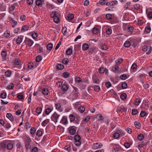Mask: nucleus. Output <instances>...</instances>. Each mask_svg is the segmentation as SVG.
I'll return each instance as SVG.
<instances>
[{
  "mask_svg": "<svg viewBox=\"0 0 152 152\" xmlns=\"http://www.w3.org/2000/svg\"><path fill=\"white\" fill-rule=\"evenodd\" d=\"M94 89L96 91L99 92V91L100 88L99 86L96 85L94 87Z\"/></svg>",
  "mask_w": 152,
  "mask_h": 152,
  "instance_id": "59",
  "label": "nucleus"
},
{
  "mask_svg": "<svg viewBox=\"0 0 152 152\" xmlns=\"http://www.w3.org/2000/svg\"><path fill=\"white\" fill-rule=\"evenodd\" d=\"M128 27V24L124 23L122 26V28L124 31H126L127 30Z\"/></svg>",
  "mask_w": 152,
  "mask_h": 152,
  "instance_id": "40",
  "label": "nucleus"
},
{
  "mask_svg": "<svg viewBox=\"0 0 152 152\" xmlns=\"http://www.w3.org/2000/svg\"><path fill=\"white\" fill-rule=\"evenodd\" d=\"M49 90L47 88H43L42 90V92L44 95H47L49 93Z\"/></svg>",
  "mask_w": 152,
  "mask_h": 152,
  "instance_id": "14",
  "label": "nucleus"
},
{
  "mask_svg": "<svg viewBox=\"0 0 152 152\" xmlns=\"http://www.w3.org/2000/svg\"><path fill=\"white\" fill-rule=\"evenodd\" d=\"M90 119V117L89 115L86 116L85 118H83V120L86 122H88Z\"/></svg>",
  "mask_w": 152,
  "mask_h": 152,
  "instance_id": "62",
  "label": "nucleus"
},
{
  "mask_svg": "<svg viewBox=\"0 0 152 152\" xmlns=\"http://www.w3.org/2000/svg\"><path fill=\"white\" fill-rule=\"evenodd\" d=\"M76 132V130L75 128L72 127L69 128V133L70 134L72 135H74Z\"/></svg>",
  "mask_w": 152,
  "mask_h": 152,
  "instance_id": "15",
  "label": "nucleus"
},
{
  "mask_svg": "<svg viewBox=\"0 0 152 152\" xmlns=\"http://www.w3.org/2000/svg\"><path fill=\"white\" fill-rule=\"evenodd\" d=\"M113 137L117 139H119L120 137V134L118 132H115L113 134Z\"/></svg>",
  "mask_w": 152,
  "mask_h": 152,
  "instance_id": "26",
  "label": "nucleus"
},
{
  "mask_svg": "<svg viewBox=\"0 0 152 152\" xmlns=\"http://www.w3.org/2000/svg\"><path fill=\"white\" fill-rule=\"evenodd\" d=\"M74 18V15L72 14H70L68 15V18L69 20H72Z\"/></svg>",
  "mask_w": 152,
  "mask_h": 152,
  "instance_id": "55",
  "label": "nucleus"
},
{
  "mask_svg": "<svg viewBox=\"0 0 152 152\" xmlns=\"http://www.w3.org/2000/svg\"><path fill=\"white\" fill-rule=\"evenodd\" d=\"M134 125L135 127L137 129H140V128L141 125L139 122H135L134 123Z\"/></svg>",
  "mask_w": 152,
  "mask_h": 152,
  "instance_id": "38",
  "label": "nucleus"
},
{
  "mask_svg": "<svg viewBox=\"0 0 152 152\" xmlns=\"http://www.w3.org/2000/svg\"><path fill=\"white\" fill-rule=\"evenodd\" d=\"M127 30L128 32L132 34L134 30V28L132 26H129Z\"/></svg>",
  "mask_w": 152,
  "mask_h": 152,
  "instance_id": "30",
  "label": "nucleus"
},
{
  "mask_svg": "<svg viewBox=\"0 0 152 152\" xmlns=\"http://www.w3.org/2000/svg\"><path fill=\"white\" fill-rule=\"evenodd\" d=\"M52 111V110L50 108L48 107L46 108L45 110V113L48 115Z\"/></svg>",
  "mask_w": 152,
  "mask_h": 152,
  "instance_id": "35",
  "label": "nucleus"
},
{
  "mask_svg": "<svg viewBox=\"0 0 152 152\" xmlns=\"http://www.w3.org/2000/svg\"><path fill=\"white\" fill-rule=\"evenodd\" d=\"M60 123L64 125H67L68 123L67 117L63 116L60 121Z\"/></svg>",
  "mask_w": 152,
  "mask_h": 152,
  "instance_id": "6",
  "label": "nucleus"
},
{
  "mask_svg": "<svg viewBox=\"0 0 152 152\" xmlns=\"http://www.w3.org/2000/svg\"><path fill=\"white\" fill-rule=\"evenodd\" d=\"M12 74V72L10 70H7L5 72V75L7 77H10Z\"/></svg>",
  "mask_w": 152,
  "mask_h": 152,
  "instance_id": "24",
  "label": "nucleus"
},
{
  "mask_svg": "<svg viewBox=\"0 0 152 152\" xmlns=\"http://www.w3.org/2000/svg\"><path fill=\"white\" fill-rule=\"evenodd\" d=\"M119 67L117 65H115L112 67V70L114 72H115L116 71L118 70Z\"/></svg>",
  "mask_w": 152,
  "mask_h": 152,
  "instance_id": "50",
  "label": "nucleus"
},
{
  "mask_svg": "<svg viewBox=\"0 0 152 152\" xmlns=\"http://www.w3.org/2000/svg\"><path fill=\"white\" fill-rule=\"evenodd\" d=\"M6 117L8 118L11 121H14V118L12 115L10 113H8L6 114Z\"/></svg>",
  "mask_w": 152,
  "mask_h": 152,
  "instance_id": "17",
  "label": "nucleus"
},
{
  "mask_svg": "<svg viewBox=\"0 0 152 152\" xmlns=\"http://www.w3.org/2000/svg\"><path fill=\"white\" fill-rule=\"evenodd\" d=\"M42 111V108L40 107H37L36 110V112L38 115L41 113Z\"/></svg>",
  "mask_w": 152,
  "mask_h": 152,
  "instance_id": "49",
  "label": "nucleus"
},
{
  "mask_svg": "<svg viewBox=\"0 0 152 152\" xmlns=\"http://www.w3.org/2000/svg\"><path fill=\"white\" fill-rule=\"evenodd\" d=\"M47 48L48 50H51L53 48V45L51 43H49L47 46Z\"/></svg>",
  "mask_w": 152,
  "mask_h": 152,
  "instance_id": "36",
  "label": "nucleus"
},
{
  "mask_svg": "<svg viewBox=\"0 0 152 152\" xmlns=\"http://www.w3.org/2000/svg\"><path fill=\"white\" fill-rule=\"evenodd\" d=\"M151 28L149 26H147L145 27V31L147 33H149L151 31Z\"/></svg>",
  "mask_w": 152,
  "mask_h": 152,
  "instance_id": "41",
  "label": "nucleus"
},
{
  "mask_svg": "<svg viewBox=\"0 0 152 152\" xmlns=\"http://www.w3.org/2000/svg\"><path fill=\"white\" fill-rule=\"evenodd\" d=\"M96 118L99 121H102L104 119V117L101 114L97 115Z\"/></svg>",
  "mask_w": 152,
  "mask_h": 152,
  "instance_id": "20",
  "label": "nucleus"
},
{
  "mask_svg": "<svg viewBox=\"0 0 152 152\" xmlns=\"http://www.w3.org/2000/svg\"><path fill=\"white\" fill-rule=\"evenodd\" d=\"M121 80H124L127 78V76L126 74H123L121 75Z\"/></svg>",
  "mask_w": 152,
  "mask_h": 152,
  "instance_id": "56",
  "label": "nucleus"
},
{
  "mask_svg": "<svg viewBox=\"0 0 152 152\" xmlns=\"http://www.w3.org/2000/svg\"><path fill=\"white\" fill-rule=\"evenodd\" d=\"M42 59V57L41 56H37L36 58V61L37 62H39Z\"/></svg>",
  "mask_w": 152,
  "mask_h": 152,
  "instance_id": "63",
  "label": "nucleus"
},
{
  "mask_svg": "<svg viewBox=\"0 0 152 152\" xmlns=\"http://www.w3.org/2000/svg\"><path fill=\"white\" fill-rule=\"evenodd\" d=\"M74 140H75V145L77 146H80L81 144L80 141L81 137L78 134L75 135L74 137Z\"/></svg>",
  "mask_w": 152,
  "mask_h": 152,
  "instance_id": "2",
  "label": "nucleus"
},
{
  "mask_svg": "<svg viewBox=\"0 0 152 152\" xmlns=\"http://www.w3.org/2000/svg\"><path fill=\"white\" fill-rule=\"evenodd\" d=\"M29 29V27L25 25L22 27V28L20 30L21 32H23L24 31L28 30Z\"/></svg>",
  "mask_w": 152,
  "mask_h": 152,
  "instance_id": "21",
  "label": "nucleus"
},
{
  "mask_svg": "<svg viewBox=\"0 0 152 152\" xmlns=\"http://www.w3.org/2000/svg\"><path fill=\"white\" fill-rule=\"evenodd\" d=\"M101 49L103 50H107L108 48L107 45L104 44L102 45Z\"/></svg>",
  "mask_w": 152,
  "mask_h": 152,
  "instance_id": "47",
  "label": "nucleus"
},
{
  "mask_svg": "<svg viewBox=\"0 0 152 152\" xmlns=\"http://www.w3.org/2000/svg\"><path fill=\"white\" fill-rule=\"evenodd\" d=\"M38 36V34L37 32H34L31 34V37L34 39H36Z\"/></svg>",
  "mask_w": 152,
  "mask_h": 152,
  "instance_id": "60",
  "label": "nucleus"
},
{
  "mask_svg": "<svg viewBox=\"0 0 152 152\" xmlns=\"http://www.w3.org/2000/svg\"><path fill=\"white\" fill-rule=\"evenodd\" d=\"M42 132L40 130H38L36 133V135L38 137H40L42 136Z\"/></svg>",
  "mask_w": 152,
  "mask_h": 152,
  "instance_id": "44",
  "label": "nucleus"
},
{
  "mask_svg": "<svg viewBox=\"0 0 152 152\" xmlns=\"http://www.w3.org/2000/svg\"><path fill=\"white\" fill-rule=\"evenodd\" d=\"M138 113L137 110L136 109H133L132 110V114L133 115H136Z\"/></svg>",
  "mask_w": 152,
  "mask_h": 152,
  "instance_id": "57",
  "label": "nucleus"
},
{
  "mask_svg": "<svg viewBox=\"0 0 152 152\" xmlns=\"http://www.w3.org/2000/svg\"><path fill=\"white\" fill-rule=\"evenodd\" d=\"M142 50L145 52L147 51L146 53V54L147 55H149L151 51L152 48L151 47L150 45H145L142 47Z\"/></svg>",
  "mask_w": 152,
  "mask_h": 152,
  "instance_id": "3",
  "label": "nucleus"
},
{
  "mask_svg": "<svg viewBox=\"0 0 152 152\" xmlns=\"http://www.w3.org/2000/svg\"><path fill=\"white\" fill-rule=\"evenodd\" d=\"M106 33L108 35H110L112 33V30L111 28H107L106 30Z\"/></svg>",
  "mask_w": 152,
  "mask_h": 152,
  "instance_id": "46",
  "label": "nucleus"
},
{
  "mask_svg": "<svg viewBox=\"0 0 152 152\" xmlns=\"http://www.w3.org/2000/svg\"><path fill=\"white\" fill-rule=\"evenodd\" d=\"M13 148V145L12 143H8L7 145H6V148L8 150H11Z\"/></svg>",
  "mask_w": 152,
  "mask_h": 152,
  "instance_id": "16",
  "label": "nucleus"
},
{
  "mask_svg": "<svg viewBox=\"0 0 152 152\" xmlns=\"http://www.w3.org/2000/svg\"><path fill=\"white\" fill-rule=\"evenodd\" d=\"M118 2L116 0L113 1L107 2L106 5L108 6H114L115 5L118 4Z\"/></svg>",
  "mask_w": 152,
  "mask_h": 152,
  "instance_id": "9",
  "label": "nucleus"
},
{
  "mask_svg": "<svg viewBox=\"0 0 152 152\" xmlns=\"http://www.w3.org/2000/svg\"><path fill=\"white\" fill-rule=\"evenodd\" d=\"M23 36H19L18 38H16V43L18 44H20V43H21L23 41Z\"/></svg>",
  "mask_w": 152,
  "mask_h": 152,
  "instance_id": "12",
  "label": "nucleus"
},
{
  "mask_svg": "<svg viewBox=\"0 0 152 152\" xmlns=\"http://www.w3.org/2000/svg\"><path fill=\"white\" fill-rule=\"evenodd\" d=\"M60 116V115L58 114L56 112H54L52 115L51 118V120L56 123Z\"/></svg>",
  "mask_w": 152,
  "mask_h": 152,
  "instance_id": "4",
  "label": "nucleus"
},
{
  "mask_svg": "<svg viewBox=\"0 0 152 152\" xmlns=\"http://www.w3.org/2000/svg\"><path fill=\"white\" fill-rule=\"evenodd\" d=\"M127 97L125 93H123L121 94L120 96L122 100L125 99Z\"/></svg>",
  "mask_w": 152,
  "mask_h": 152,
  "instance_id": "53",
  "label": "nucleus"
},
{
  "mask_svg": "<svg viewBox=\"0 0 152 152\" xmlns=\"http://www.w3.org/2000/svg\"><path fill=\"white\" fill-rule=\"evenodd\" d=\"M36 4L38 6H40L42 4V1L41 0H37L36 1Z\"/></svg>",
  "mask_w": 152,
  "mask_h": 152,
  "instance_id": "64",
  "label": "nucleus"
},
{
  "mask_svg": "<svg viewBox=\"0 0 152 152\" xmlns=\"http://www.w3.org/2000/svg\"><path fill=\"white\" fill-rule=\"evenodd\" d=\"M58 15V14L55 11L52 12L50 14V16L53 18Z\"/></svg>",
  "mask_w": 152,
  "mask_h": 152,
  "instance_id": "33",
  "label": "nucleus"
},
{
  "mask_svg": "<svg viewBox=\"0 0 152 152\" xmlns=\"http://www.w3.org/2000/svg\"><path fill=\"white\" fill-rule=\"evenodd\" d=\"M106 18L107 20H111L112 19L113 16L111 14L108 13L106 15Z\"/></svg>",
  "mask_w": 152,
  "mask_h": 152,
  "instance_id": "29",
  "label": "nucleus"
},
{
  "mask_svg": "<svg viewBox=\"0 0 152 152\" xmlns=\"http://www.w3.org/2000/svg\"><path fill=\"white\" fill-rule=\"evenodd\" d=\"M69 76V73L67 72H64L63 74V77L65 78H67Z\"/></svg>",
  "mask_w": 152,
  "mask_h": 152,
  "instance_id": "52",
  "label": "nucleus"
},
{
  "mask_svg": "<svg viewBox=\"0 0 152 152\" xmlns=\"http://www.w3.org/2000/svg\"><path fill=\"white\" fill-rule=\"evenodd\" d=\"M78 110L80 113H82L85 110V108L84 107L80 105L78 107Z\"/></svg>",
  "mask_w": 152,
  "mask_h": 152,
  "instance_id": "19",
  "label": "nucleus"
},
{
  "mask_svg": "<svg viewBox=\"0 0 152 152\" xmlns=\"http://www.w3.org/2000/svg\"><path fill=\"white\" fill-rule=\"evenodd\" d=\"M102 146V144L101 143H96L93 144L92 146V148L96 149L101 148Z\"/></svg>",
  "mask_w": 152,
  "mask_h": 152,
  "instance_id": "7",
  "label": "nucleus"
},
{
  "mask_svg": "<svg viewBox=\"0 0 152 152\" xmlns=\"http://www.w3.org/2000/svg\"><path fill=\"white\" fill-rule=\"evenodd\" d=\"M131 45V43L129 41H125V42H124V45L125 47L126 48H129V47Z\"/></svg>",
  "mask_w": 152,
  "mask_h": 152,
  "instance_id": "31",
  "label": "nucleus"
},
{
  "mask_svg": "<svg viewBox=\"0 0 152 152\" xmlns=\"http://www.w3.org/2000/svg\"><path fill=\"white\" fill-rule=\"evenodd\" d=\"M14 84L12 83H10L7 86L8 89L10 90L13 89L14 88Z\"/></svg>",
  "mask_w": 152,
  "mask_h": 152,
  "instance_id": "54",
  "label": "nucleus"
},
{
  "mask_svg": "<svg viewBox=\"0 0 152 152\" xmlns=\"http://www.w3.org/2000/svg\"><path fill=\"white\" fill-rule=\"evenodd\" d=\"M89 46L87 44H84L82 46V49L83 50H87L88 49Z\"/></svg>",
  "mask_w": 152,
  "mask_h": 152,
  "instance_id": "28",
  "label": "nucleus"
},
{
  "mask_svg": "<svg viewBox=\"0 0 152 152\" xmlns=\"http://www.w3.org/2000/svg\"><path fill=\"white\" fill-rule=\"evenodd\" d=\"M144 137V135L142 134H139L138 136V139L140 141L142 140Z\"/></svg>",
  "mask_w": 152,
  "mask_h": 152,
  "instance_id": "42",
  "label": "nucleus"
},
{
  "mask_svg": "<svg viewBox=\"0 0 152 152\" xmlns=\"http://www.w3.org/2000/svg\"><path fill=\"white\" fill-rule=\"evenodd\" d=\"M11 21V24L13 27H14L18 23L16 21L14 20L13 19H11L10 20Z\"/></svg>",
  "mask_w": 152,
  "mask_h": 152,
  "instance_id": "27",
  "label": "nucleus"
},
{
  "mask_svg": "<svg viewBox=\"0 0 152 152\" xmlns=\"http://www.w3.org/2000/svg\"><path fill=\"white\" fill-rule=\"evenodd\" d=\"M1 57L2 58V61H4L6 60V56L7 55V51L5 50H3L1 52Z\"/></svg>",
  "mask_w": 152,
  "mask_h": 152,
  "instance_id": "8",
  "label": "nucleus"
},
{
  "mask_svg": "<svg viewBox=\"0 0 152 152\" xmlns=\"http://www.w3.org/2000/svg\"><path fill=\"white\" fill-rule=\"evenodd\" d=\"M68 86L66 84H63L62 86V90L63 91H66L68 89Z\"/></svg>",
  "mask_w": 152,
  "mask_h": 152,
  "instance_id": "22",
  "label": "nucleus"
},
{
  "mask_svg": "<svg viewBox=\"0 0 152 152\" xmlns=\"http://www.w3.org/2000/svg\"><path fill=\"white\" fill-rule=\"evenodd\" d=\"M6 148V144L3 142H0V150H5Z\"/></svg>",
  "mask_w": 152,
  "mask_h": 152,
  "instance_id": "18",
  "label": "nucleus"
},
{
  "mask_svg": "<svg viewBox=\"0 0 152 152\" xmlns=\"http://www.w3.org/2000/svg\"><path fill=\"white\" fill-rule=\"evenodd\" d=\"M130 144L127 142H125L124 144V146L126 148H129L130 147Z\"/></svg>",
  "mask_w": 152,
  "mask_h": 152,
  "instance_id": "61",
  "label": "nucleus"
},
{
  "mask_svg": "<svg viewBox=\"0 0 152 152\" xmlns=\"http://www.w3.org/2000/svg\"><path fill=\"white\" fill-rule=\"evenodd\" d=\"M57 68L59 70H62L64 68V66L62 64H58L56 66Z\"/></svg>",
  "mask_w": 152,
  "mask_h": 152,
  "instance_id": "39",
  "label": "nucleus"
},
{
  "mask_svg": "<svg viewBox=\"0 0 152 152\" xmlns=\"http://www.w3.org/2000/svg\"><path fill=\"white\" fill-rule=\"evenodd\" d=\"M69 118L70 119V122H72L75 120L76 118L72 114H70L69 115Z\"/></svg>",
  "mask_w": 152,
  "mask_h": 152,
  "instance_id": "43",
  "label": "nucleus"
},
{
  "mask_svg": "<svg viewBox=\"0 0 152 152\" xmlns=\"http://www.w3.org/2000/svg\"><path fill=\"white\" fill-rule=\"evenodd\" d=\"M53 20L54 22L56 23H58L60 22V19L58 15L53 18Z\"/></svg>",
  "mask_w": 152,
  "mask_h": 152,
  "instance_id": "37",
  "label": "nucleus"
},
{
  "mask_svg": "<svg viewBox=\"0 0 152 152\" xmlns=\"http://www.w3.org/2000/svg\"><path fill=\"white\" fill-rule=\"evenodd\" d=\"M72 53V49L71 48H68L66 51V53L68 55H71Z\"/></svg>",
  "mask_w": 152,
  "mask_h": 152,
  "instance_id": "34",
  "label": "nucleus"
},
{
  "mask_svg": "<svg viewBox=\"0 0 152 152\" xmlns=\"http://www.w3.org/2000/svg\"><path fill=\"white\" fill-rule=\"evenodd\" d=\"M24 42H26V45L30 47L34 43L32 40L28 38H26Z\"/></svg>",
  "mask_w": 152,
  "mask_h": 152,
  "instance_id": "5",
  "label": "nucleus"
},
{
  "mask_svg": "<svg viewBox=\"0 0 152 152\" xmlns=\"http://www.w3.org/2000/svg\"><path fill=\"white\" fill-rule=\"evenodd\" d=\"M10 31L8 30H6L4 33V36L6 37H8L10 36Z\"/></svg>",
  "mask_w": 152,
  "mask_h": 152,
  "instance_id": "32",
  "label": "nucleus"
},
{
  "mask_svg": "<svg viewBox=\"0 0 152 152\" xmlns=\"http://www.w3.org/2000/svg\"><path fill=\"white\" fill-rule=\"evenodd\" d=\"M93 83L95 84H99V80L96 78L93 77Z\"/></svg>",
  "mask_w": 152,
  "mask_h": 152,
  "instance_id": "51",
  "label": "nucleus"
},
{
  "mask_svg": "<svg viewBox=\"0 0 152 152\" xmlns=\"http://www.w3.org/2000/svg\"><path fill=\"white\" fill-rule=\"evenodd\" d=\"M36 131V130L34 127H32L30 129V133L31 136L32 137H34Z\"/></svg>",
  "mask_w": 152,
  "mask_h": 152,
  "instance_id": "11",
  "label": "nucleus"
},
{
  "mask_svg": "<svg viewBox=\"0 0 152 152\" xmlns=\"http://www.w3.org/2000/svg\"><path fill=\"white\" fill-rule=\"evenodd\" d=\"M99 31V28L97 26H95L93 28L92 32L94 34H96Z\"/></svg>",
  "mask_w": 152,
  "mask_h": 152,
  "instance_id": "13",
  "label": "nucleus"
},
{
  "mask_svg": "<svg viewBox=\"0 0 152 152\" xmlns=\"http://www.w3.org/2000/svg\"><path fill=\"white\" fill-rule=\"evenodd\" d=\"M49 122V120L46 119L42 123V126H45Z\"/></svg>",
  "mask_w": 152,
  "mask_h": 152,
  "instance_id": "25",
  "label": "nucleus"
},
{
  "mask_svg": "<svg viewBox=\"0 0 152 152\" xmlns=\"http://www.w3.org/2000/svg\"><path fill=\"white\" fill-rule=\"evenodd\" d=\"M121 86L123 89H125L127 88V84L126 82H124L121 84Z\"/></svg>",
  "mask_w": 152,
  "mask_h": 152,
  "instance_id": "45",
  "label": "nucleus"
},
{
  "mask_svg": "<svg viewBox=\"0 0 152 152\" xmlns=\"http://www.w3.org/2000/svg\"><path fill=\"white\" fill-rule=\"evenodd\" d=\"M31 127V124L29 122H27L25 123V127L27 129H28L29 128H30Z\"/></svg>",
  "mask_w": 152,
  "mask_h": 152,
  "instance_id": "58",
  "label": "nucleus"
},
{
  "mask_svg": "<svg viewBox=\"0 0 152 152\" xmlns=\"http://www.w3.org/2000/svg\"><path fill=\"white\" fill-rule=\"evenodd\" d=\"M141 100L140 98H136L134 101L135 105L137 106H138L141 102Z\"/></svg>",
  "mask_w": 152,
  "mask_h": 152,
  "instance_id": "23",
  "label": "nucleus"
},
{
  "mask_svg": "<svg viewBox=\"0 0 152 152\" xmlns=\"http://www.w3.org/2000/svg\"><path fill=\"white\" fill-rule=\"evenodd\" d=\"M18 98L20 100L23 101L24 100V96L21 94H19L17 96Z\"/></svg>",
  "mask_w": 152,
  "mask_h": 152,
  "instance_id": "48",
  "label": "nucleus"
},
{
  "mask_svg": "<svg viewBox=\"0 0 152 152\" xmlns=\"http://www.w3.org/2000/svg\"><path fill=\"white\" fill-rule=\"evenodd\" d=\"M110 146L112 148L113 152H118L122 151L123 148L118 145L111 143Z\"/></svg>",
  "mask_w": 152,
  "mask_h": 152,
  "instance_id": "1",
  "label": "nucleus"
},
{
  "mask_svg": "<svg viewBox=\"0 0 152 152\" xmlns=\"http://www.w3.org/2000/svg\"><path fill=\"white\" fill-rule=\"evenodd\" d=\"M56 109L60 112H61L63 110V108L61 107L59 103H57L55 104Z\"/></svg>",
  "mask_w": 152,
  "mask_h": 152,
  "instance_id": "10",
  "label": "nucleus"
}]
</instances>
